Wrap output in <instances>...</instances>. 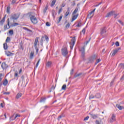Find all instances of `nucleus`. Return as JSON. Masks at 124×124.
Segmentation results:
<instances>
[{
    "label": "nucleus",
    "mask_w": 124,
    "mask_h": 124,
    "mask_svg": "<svg viewBox=\"0 0 124 124\" xmlns=\"http://www.w3.org/2000/svg\"><path fill=\"white\" fill-rule=\"evenodd\" d=\"M113 15H114V18L117 19V18H118L117 16H119V14H116L115 11H111L110 12L107 14V15L106 16V17L108 18L109 17H111V16H113Z\"/></svg>",
    "instance_id": "nucleus-1"
},
{
    "label": "nucleus",
    "mask_w": 124,
    "mask_h": 124,
    "mask_svg": "<svg viewBox=\"0 0 124 124\" xmlns=\"http://www.w3.org/2000/svg\"><path fill=\"white\" fill-rule=\"evenodd\" d=\"M62 54L63 57H66L68 54L67 51V48L66 47H63L62 49Z\"/></svg>",
    "instance_id": "nucleus-2"
},
{
    "label": "nucleus",
    "mask_w": 124,
    "mask_h": 124,
    "mask_svg": "<svg viewBox=\"0 0 124 124\" xmlns=\"http://www.w3.org/2000/svg\"><path fill=\"white\" fill-rule=\"evenodd\" d=\"M31 21L32 24H37V19L36 17L33 16H32L30 17Z\"/></svg>",
    "instance_id": "nucleus-3"
},
{
    "label": "nucleus",
    "mask_w": 124,
    "mask_h": 124,
    "mask_svg": "<svg viewBox=\"0 0 124 124\" xmlns=\"http://www.w3.org/2000/svg\"><path fill=\"white\" fill-rule=\"evenodd\" d=\"M75 42H76V38H75V37H74L71 40V43H70L71 49H73V46H74V45L75 44Z\"/></svg>",
    "instance_id": "nucleus-4"
},
{
    "label": "nucleus",
    "mask_w": 124,
    "mask_h": 124,
    "mask_svg": "<svg viewBox=\"0 0 124 124\" xmlns=\"http://www.w3.org/2000/svg\"><path fill=\"white\" fill-rule=\"evenodd\" d=\"M19 18V16L16 14L12 15L10 17V20H14L13 22H15V20H17Z\"/></svg>",
    "instance_id": "nucleus-5"
},
{
    "label": "nucleus",
    "mask_w": 124,
    "mask_h": 124,
    "mask_svg": "<svg viewBox=\"0 0 124 124\" xmlns=\"http://www.w3.org/2000/svg\"><path fill=\"white\" fill-rule=\"evenodd\" d=\"M86 46H83L79 48L80 52H81V55L82 57H85V48Z\"/></svg>",
    "instance_id": "nucleus-6"
},
{
    "label": "nucleus",
    "mask_w": 124,
    "mask_h": 124,
    "mask_svg": "<svg viewBox=\"0 0 124 124\" xmlns=\"http://www.w3.org/2000/svg\"><path fill=\"white\" fill-rule=\"evenodd\" d=\"M119 50H121V48L120 47L116 49H114L113 51L111 53V54H112L111 57L115 56V55H116V54H117L119 52Z\"/></svg>",
    "instance_id": "nucleus-7"
},
{
    "label": "nucleus",
    "mask_w": 124,
    "mask_h": 124,
    "mask_svg": "<svg viewBox=\"0 0 124 124\" xmlns=\"http://www.w3.org/2000/svg\"><path fill=\"white\" fill-rule=\"evenodd\" d=\"M7 20H8V22H7V25H4V31H6V30H8L9 29H10V26H9V18H8Z\"/></svg>",
    "instance_id": "nucleus-8"
},
{
    "label": "nucleus",
    "mask_w": 124,
    "mask_h": 124,
    "mask_svg": "<svg viewBox=\"0 0 124 124\" xmlns=\"http://www.w3.org/2000/svg\"><path fill=\"white\" fill-rule=\"evenodd\" d=\"M1 67L2 69H6V68L8 67V65L6 64V63H5V62H4L2 63Z\"/></svg>",
    "instance_id": "nucleus-9"
},
{
    "label": "nucleus",
    "mask_w": 124,
    "mask_h": 124,
    "mask_svg": "<svg viewBox=\"0 0 124 124\" xmlns=\"http://www.w3.org/2000/svg\"><path fill=\"white\" fill-rule=\"evenodd\" d=\"M97 58V57L95 55L92 56L89 59V62H93V61H95V60Z\"/></svg>",
    "instance_id": "nucleus-10"
},
{
    "label": "nucleus",
    "mask_w": 124,
    "mask_h": 124,
    "mask_svg": "<svg viewBox=\"0 0 124 124\" xmlns=\"http://www.w3.org/2000/svg\"><path fill=\"white\" fill-rule=\"evenodd\" d=\"M116 121V116L115 115L112 114L111 116V118L108 121L109 123H113V122H115Z\"/></svg>",
    "instance_id": "nucleus-11"
},
{
    "label": "nucleus",
    "mask_w": 124,
    "mask_h": 124,
    "mask_svg": "<svg viewBox=\"0 0 124 124\" xmlns=\"http://www.w3.org/2000/svg\"><path fill=\"white\" fill-rule=\"evenodd\" d=\"M67 11L65 14V15L64 16V18H66V17H67L68 16V15H69V13H70V8L68 7L67 9Z\"/></svg>",
    "instance_id": "nucleus-12"
},
{
    "label": "nucleus",
    "mask_w": 124,
    "mask_h": 124,
    "mask_svg": "<svg viewBox=\"0 0 124 124\" xmlns=\"http://www.w3.org/2000/svg\"><path fill=\"white\" fill-rule=\"evenodd\" d=\"M94 11H95V9H94L93 11H91L88 15L89 18H92L93 16V14L94 13Z\"/></svg>",
    "instance_id": "nucleus-13"
},
{
    "label": "nucleus",
    "mask_w": 124,
    "mask_h": 124,
    "mask_svg": "<svg viewBox=\"0 0 124 124\" xmlns=\"http://www.w3.org/2000/svg\"><path fill=\"white\" fill-rule=\"evenodd\" d=\"M78 16H79V14H77L76 15H73L71 22H73L74 21H75V20L77 19V17H78Z\"/></svg>",
    "instance_id": "nucleus-14"
},
{
    "label": "nucleus",
    "mask_w": 124,
    "mask_h": 124,
    "mask_svg": "<svg viewBox=\"0 0 124 124\" xmlns=\"http://www.w3.org/2000/svg\"><path fill=\"white\" fill-rule=\"evenodd\" d=\"M90 115L93 119H97L98 118V114H90Z\"/></svg>",
    "instance_id": "nucleus-15"
},
{
    "label": "nucleus",
    "mask_w": 124,
    "mask_h": 124,
    "mask_svg": "<svg viewBox=\"0 0 124 124\" xmlns=\"http://www.w3.org/2000/svg\"><path fill=\"white\" fill-rule=\"evenodd\" d=\"M4 22H5V16H4L3 18L0 20V26H2Z\"/></svg>",
    "instance_id": "nucleus-16"
},
{
    "label": "nucleus",
    "mask_w": 124,
    "mask_h": 124,
    "mask_svg": "<svg viewBox=\"0 0 124 124\" xmlns=\"http://www.w3.org/2000/svg\"><path fill=\"white\" fill-rule=\"evenodd\" d=\"M33 56H34V51H31V52L30 53V59L31 60H32V59H33Z\"/></svg>",
    "instance_id": "nucleus-17"
},
{
    "label": "nucleus",
    "mask_w": 124,
    "mask_h": 124,
    "mask_svg": "<svg viewBox=\"0 0 124 124\" xmlns=\"http://www.w3.org/2000/svg\"><path fill=\"white\" fill-rule=\"evenodd\" d=\"M6 56L8 57H10V56H13V53L10 52V51H6L5 52Z\"/></svg>",
    "instance_id": "nucleus-18"
},
{
    "label": "nucleus",
    "mask_w": 124,
    "mask_h": 124,
    "mask_svg": "<svg viewBox=\"0 0 124 124\" xmlns=\"http://www.w3.org/2000/svg\"><path fill=\"white\" fill-rule=\"evenodd\" d=\"M105 32H106V29L105 28H102L101 30V34H104Z\"/></svg>",
    "instance_id": "nucleus-19"
},
{
    "label": "nucleus",
    "mask_w": 124,
    "mask_h": 124,
    "mask_svg": "<svg viewBox=\"0 0 124 124\" xmlns=\"http://www.w3.org/2000/svg\"><path fill=\"white\" fill-rule=\"evenodd\" d=\"M7 84H8V81L7 80V79H4L3 81V85L4 86H7Z\"/></svg>",
    "instance_id": "nucleus-20"
},
{
    "label": "nucleus",
    "mask_w": 124,
    "mask_h": 124,
    "mask_svg": "<svg viewBox=\"0 0 124 124\" xmlns=\"http://www.w3.org/2000/svg\"><path fill=\"white\" fill-rule=\"evenodd\" d=\"M38 37H36L35 39V42L34 43V47H36L37 45V42H38Z\"/></svg>",
    "instance_id": "nucleus-21"
},
{
    "label": "nucleus",
    "mask_w": 124,
    "mask_h": 124,
    "mask_svg": "<svg viewBox=\"0 0 124 124\" xmlns=\"http://www.w3.org/2000/svg\"><path fill=\"white\" fill-rule=\"evenodd\" d=\"M51 65H52V62H46V66H47V67H51Z\"/></svg>",
    "instance_id": "nucleus-22"
},
{
    "label": "nucleus",
    "mask_w": 124,
    "mask_h": 124,
    "mask_svg": "<svg viewBox=\"0 0 124 124\" xmlns=\"http://www.w3.org/2000/svg\"><path fill=\"white\" fill-rule=\"evenodd\" d=\"M116 107H117L119 110H123V109H124V107L121 106L120 105H116Z\"/></svg>",
    "instance_id": "nucleus-23"
},
{
    "label": "nucleus",
    "mask_w": 124,
    "mask_h": 124,
    "mask_svg": "<svg viewBox=\"0 0 124 124\" xmlns=\"http://www.w3.org/2000/svg\"><path fill=\"white\" fill-rule=\"evenodd\" d=\"M21 96H22V93H18L16 96V98L17 99L20 98V97H21Z\"/></svg>",
    "instance_id": "nucleus-24"
},
{
    "label": "nucleus",
    "mask_w": 124,
    "mask_h": 124,
    "mask_svg": "<svg viewBox=\"0 0 124 124\" xmlns=\"http://www.w3.org/2000/svg\"><path fill=\"white\" fill-rule=\"evenodd\" d=\"M47 10H48V5H46L43 10L44 14H45V13H46V12L47 11Z\"/></svg>",
    "instance_id": "nucleus-25"
},
{
    "label": "nucleus",
    "mask_w": 124,
    "mask_h": 124,
    "mask_svg": "<svg viewBox=\"0 0 124 124\" xmlns=\"http://www.w3.org/2000/svg\"><path fill=\"white\" fill-rule=\"evenodd\" d=\"M78 12V8H76L73 12L72 15H75Z\"/></svg>",
    "instance_id": "nucleus-26"
},
{
    "label": "nucleus",
    "mask_w": 124,
    "mask_h": 124,
    "mask_svg": "<svg viewBox=\"0 0 124 124\" xmlns=\"http://www.w3.org/2000/svg\"><path fill=\"white\" fill-rule=\"evenodd\" d=\"M95 97L96 98H100L101 97V94H100L99 93H97L95 95Z\"/></svg>",
    "instance_id": "nucleus-27"
},
{
    "label": "nucleus",
    "mask_w": 124,
    "mask_h": 124,
    "mask_svg": "<svg viewBox=\"0 0 124 124\" xmlns=\"http://www.w3.org/2000/svg\"><path fill=\"white\" fill-rule=\"evenodd\" d=\"M57 0H53L52 2H51V7H53L54 6V5H55V4H56V1Z\"/></svg>",
    "instance_id": "nucleus-28"
},
{
    "label": "nucleus",
    "mask_w": 124,
    "mask_h": 124,
    "mask_svg": "<svg viewBox=\"0 0 124 124\" xmlns=\"http://www.w3.org/2000/svg\"><path fill=\"white\" fill-rule=\"evenodd\" d=\"M52 14L53 18H55L56 17V11L55 10H52Z\"/></svg>",
    "instance_id": "nucleus-29"
},
{
    "label": "nucleus",
    "mask_w": 124,
    "mask_h": 124,
    "mask_svg": "<svg viewBox=\"0 0 124 124\" xmlns=\"http://www.w3.org/2000/svg\"><path fill=\"white\" fill-rule=\"evenodd\" d=\"M3 48L4 50H7L8 46H7V44H6V43L3 44Z\"/></svg>",
    "instance_id": "nucleus-30"
},
{
    "label": "nucleus",
    "mask_w": 124,
    "mask_h": 124,
    "mask_svg": "<svg viewBox=\"0 0 124 124\" xmlns=\"http://www.w3.org/2000/svg\"><path fill=\"white\" fill-rule=\"evenodd\" d=\"M10 41H11L10 37H7L6 39V42L7 43H9V42H10Z\"/></svg>",
    "instance_id": "nucleus-31"
},
{
    "label": "nucleus",
    "mask_w": 124,
    "mask_h": 124,
    "mask_svg": "<svg viewBox=\"0 0 124 124\" xmlns=\"http://www.w3.org/2000/svg\"><path fill=\"white\" fill-rule=\"evenodd\" d=\"M66 89V85L64 84L62 87V90H63L64 91H65Z\"/></svg>",
    "instance_id": "nucleus-32"
},
{
    "label": "nucleus",
    "mask_w": 124,
    "mask_h": 124,
    "mask_svg": "<svg viewBox=\"0 0 124 124\" xmlns=\"http://www.w3.org/2000/svg\"><path fill=\"white\" fill-rule=\"evenodd\" d=\"M18 25H19V24L18 23H13L12 24V27H16V26H18Z\"/></svg>",
    "instance_id": "nucleus-33"
},
{
    "label": "nucleus",
    "mask_w": 124,
    "mask_h": 124,
    "mask_svg": "<svg viewBox=\"0 0 124 124\" xmlns=\"http://www.w3.org/2000/svg\"><path fill=\"white\" fill-rule=\"evenodd\" d=\"M62 16H63L62 15H61V16H60L58 20V23H60V22L62 21Z\"/></svg>",
    "instance_id": "nucleus-34"
},
{
    "label": "nucleus",
    "mask_w": 124,
    "mask_h": 124,
    "mask_svg": "<svg viewBox=\"0 0 124 124\" xmlns=\"http://www.w3.org/2000/svg\"><path fill=\"white\" fill-rule=\"evenodd\" d=\"M23 30H25V31H30L31 32V30H29V29H28L26 27H23Z\"/></svg>",
    "instance_id": "nucleus-35"
},
{
    "label": "nucleus",
    "mask_w": 124,
    "mask_h": 124,
    "mask_svg": "<svg viewBox=\"0 0 124 124\" xmlns=\"http://www.w3.org/2000/svg\"><path fill=\"white\" fill-rule=\"evenodd\" d=\"M45 100H46V98H42V99L40 100V102H45Z\"/></svg>",
    "instance_id": "nucleus-36"
},
{
    "label": "nucleus",
    "mask_w": 124,
    "mask_h": 124,
    "mask_svg": "<svg viewBox=\"0 0 124 124\" xmlns=\"http://www.w3.org/2000/svg\"><path fill=\"white\" fill-rule=\"evenodd\" d=\"M40 62V59H39L38 61V62H37L36 64V68H37L38 66V64H39V62Z\"/></svg>",
    "instance_id": "nucleus-37"
},
{
    "label": "nucleus",
    "mask_w": 124,
    "mask_h": 124,
    "mask_svg": "<svg viewBox=\"0 0 124 124\" xmlns=\"http://www.w3.org/2000/svg\"><path fill=\"white\" fill-rule=\"evenodd\" d=\"M9 33L11 35H13V30H10L9 31Z\"/></svg>",
    "instance_id": "nucleus-38"
},
{
    "label": "nucleus",
    "mask_w": 124,
    "mask_h": 124,
    "mask_svg": "<svg viewBox=\"0 0 124 124\" xmlns=\"http://www.w3.org/2000/svg\"><path fill=\"white\" fill-rule=\"evenodd\" d=\"M10 11V7L9 6L7 7V13H9Z\"/></svg>",
    "instance_id": "nucleus-39"
},
{
    "label": "nucleus",
    "mask_w": 124,
    "mask_h": 124,
    "mask_svg": "<svg viewBox=\"0 0 124 124\" xmlns=\"http://www.w3.org/2000/svg\"><path fill=\"white\" fill-rule=\"evenodd\" d=\"M100 61V59H97L96 61V62L95 63V64H97V63H98V62H99Z\"/></svg>",
    "instance_id": "nucleus-40"
},
{
    "label": "nucleus",
    "mask_w": 124,
    "mask_h": 124,
    "mask_svg": "<svg viewBox=\"0 0 124 124\" xmlns=\"http://www.w3.org/2000/svg\"><path fill=\"white\" fill-rule=\"evenodd\" d=\"M81 32H82V33H83V34H85V33H86V29H83L82 30V31H81Z\"/></svg>",
    "instance_id": "nucleus-41"
},
{
    "label": "nucleus",
    "mask_w": 124,
    "mask_h": 124,
    "mask_svg": "<svg viewBox=\"0 0 124 124\" xmlns=\"http://www.w3.org/2000/svg\"><path fill=\"white\" fill-rule=\"evenodd\" d=\"M69 27H70V23H68L66 25L65 28H69Z\"/></svg>",
    "instance_id": "nucleus-42"
},
{
    "label": "nucleus",
    "mask_w": 124,
    "mask_h": 124,
    "mask_svg": "<svg viewBox=\"0 0 124 124\" xmlns=\"http://www.w3.org/2000/svg\"><path fill=\"white\" fill-rule=\"evenodd\" d=\"M94 96L92 94L89 96V99H92L93 98H94Z\"/></svg>",
    "instance_id": "nucleus-43"
},
{
    "label": "nucleus",
    "mask_w": 124,
    "mask_h": 124,
    "mask_svg": "<svg viewBox=\"0 0 124 124\" xmlns=\"http://www.w3.org/2000/svg\"><path fill=\"white\" fill-rule=\"evenodd\" d=\"M15 77H18V72L16 71L14 75Z\"/></svg>",
    "instance_id": "nucleus-44"
},
{
    "label": "nucleus",
    "mask_w": 124,
    "mask_h": 124,
    "mask_svg": "<svg viewBox=\"0 0 124 124\" xmlns=\"http://www.w3.org/2000/svg\"><path fill=\"white\" fill-rule=\"evenodd\" d=\"M81 22H78V23L76 27H78V28H79V27H81Z\"/></svg>",
    "instance_id": "nucleus-45"
},
{
    "label": "nucleus",
    "mask_w": 124,
    "mask_h": 124,
    "mask_svg": "<svg viewBox=\"0 0 124 124\" xmlns=\"http://www.w3.org/2000/svg\"><path fill=\"white\" fill-rule=\"evenodd\" d=\"M115 45L116 46H117V47L120 46V43H119V42H116L115 43Z\"/></svg>",
    "instance_id": "nucleus-46"
},
{
    "label": "nucleus",
    "mask_w": 124,
    "mask_h": 124,
    "mask_svg": "<svg viewBox=\"0 0 124 124\" xmlns=\"http://www.w3.org/2000/svg\"><path fill=\"white\" fill-rule=\"evenodd\" d=\"M18 117H20V115H19V114H16V116H15V117L14 120H16V118H18Z\"/></svg>",
    "instance_id": "nucleus-47"
},
{
    "label": "nucleus",
    "mask_w": 124,
    "mask_h": 124,
    "mask_svg": "<svg viewBox=\"0 0 124 124\" xmlns=\"http://www.w3.org/2000/svg\"><path fill=\"white\" fill-rule=\"evenodd\" d=\"M45 38L46 41H48L49 40V38H48V36L46 35L45 36Z\"/></svg>",
    "instance_id": "nucleus-48"
},
{
    "label": "nucleus",
    "mask_w": 124,
    "mask_h": 124,
    "mask_svg": "<svg viewBox=\"0 0 124 124\" xmlns=\"http://www.w3.org/2000/svg\"><path fill=\"white\" fill-rule=\"evenodd\" d=\"M62 8H61L59 11L58 14H61V13L62 12Z\"/></svg>",
    "instance_id": "nucleus-49"
},
{
    "label": "nucleus",
    "mask_w": 124,
    "mask_h": 124,
    "mask_svg": "<svg viewBox=\"0 0 124 124\" xmlns=\"http://www.w3.org/2000/svg\"><path fill=\"white\" fill-rule=\"evenodd\" d=\"M46 25L47 27H50V23H49L48 22L46 23Z\"/></svg>",
    "instance_id": "nucleus-50"
},
{
    "label": "nucleus",
    "mask_w": 124,
    "mask_h": 124,
    "mask_svg": "<svg viewBox=\"0 0 124 124\" xmlns=\"http://www.w3.org/2000/svg\"><path fill=\"white\" fill-rule=\"evenodd\" d=\"M17 0H12V4H14V3H15V2H16Z\"/></svg>",
    "instance_id": "nucleus-51"
},
{
    "label": "nucleus",
    "mask_w": 124,
    "mask_h": 124,
    "mask_svg": "<svg viewBox=\"0 0 124 124\" xmlns=\"http://www.w3.org/2000/svg\"><path fill=\"white\" fill-rule=\"evenodd\" d=\"M120 66L121 68H123V69H124V64H121Z\"/></svg>",
    "instance_id": "nucleus-52"
},
{
    "label": "nucleus",
    "mask_w": 124,
    "mask_h": 124,
    "mask_svg": "<svg viewBox=\"0 0 124 124\" xmlns=\"http://www.w3.org/2000/svg\"><path fill=\"white\" fill-rule=\"evenodd\" d=\"M35 50H36V53L37 54L38 53V48H37V46H35Z\"/></svg>",
    "instance_id": "nucleus-53"
},
{
    "label": "nucleus",
    "mask_w": 124,
    "mask_h": 124,
    "mask_svg": "<svg viewBox=\"0 0 124 124\" xmlns=\"http://www.w3.org/2000/svg\"><path fill=\"white\" fill-rule=\"evenodd\" d=\"M84 120V121H88L89 120V116H87Z\"/></svg>",
    "instance_id": "nucleus-54"
},
{
    "label": "nucleus",
    "mask_w": 124,
    "mask_h": 124,
    "mask_svg": "<svg viewBox=\"0 0 124 124\" xmlns=\"http://www.w3.org/2000/svg\"><path fill=\"white\" fill-rule=\"evenodd\" d=\"M118 22H119V23H120V24H121V25H122V26H124V23H123V22H122V21H121V20H118Z\"/></svg>",
    "instance_id": "nucleus-55"
},
{
    "label": "nucleus",
    "mask_w": 124,
    "mask_h": 124,
    "mask_svg": "<svg viewBox=\"0 0 124 124\" xmlns=\"http://www.w3.org/2000/svg\"><path fill=\"white\" fill-rule=\"evenodd\" d=\"M10 94V93L9 92H4L3 93V94Z\"/></svg>",
    "instance_id": "nucleus-56"
},
{
    "label": "nucleus",
    "mask_w": 124,
    "mask_h": 124,
    "mask_svg": "<svg viewBox=\"0 0 124 124\" xmlns=\"http://www.w3.org/2000/svg\"><path fill=\"white\" fill-rule=\"evenodd\" d=\"M95 124H100V123H99V121H98V120H96Z\"/></svg>",
    "instance_id": "nucleus-57"
},
{
    "label": "nucleus",
    "mask_w": 124,
    "mask_h": 124,
    "mask_svg": "<svg viewBox=\"0 0 124 124\" xmlns=\"http://www.w3.org/2000/svg\"><path fill=\"white\" fill-rule=\"evenodd\" d=\"M4 117H5L4 120H6V119H7V117H6V113L4 114Z\"/></svg>",
    "instance_id": "nucleus-58"
},
{
    "label": "nucleus",
    "mask_w": 124,
    "mask_h": 124,
    "mask_svg": "<svg viewBox=\"0 0 124 124\" xmlns=\"http://www.w3.org/2000/svg\"><path fill=\"white\" fill-rule=\"evenodd\" d=\"M80 75H81V74H78L77 75H75V77H79V76H80Z\"/></svg>",
    "instance_id": "nucleus-59"
},
{
    "label": "nucleus",
    "mask_w": 124,
    "mask_h": 124,
    "mask_svg": "<svg viewBox=\"0 0 124 124\" xmlns=\"http://www.w3.org/2000/svg\"><path fill=\"white\" fill-rule=\"evenodd\" d=\"M0 106H1V107L2 108H3V107H4V106H3V103H1V104H0Z\"/></svg>",
    "instance_id": "nucleus-60"
},
{
    "label": "nucleus",
    "mask_w": 124,
    "mask_h": 124,
    "mask_svg": "<svg viewBox=\"0 0 124 124\" xmlns=\"http://www.w3.org/2000/svg\"><path fill=\"white\" fill-rule=\"evenodd\" d=\"M21 73H22V69H20L19 71V74H21Z\"/></svg>",
    "instance_id": "nucleus-61"
},
{
    "label": "nucleus",
    "mask_w": 124,
    "mask_h": 124,
    "mask_svg": "<svg viewBox=\"0 0 124 124\" xmlns=\"http://www.w3.org/2000/svg\"><path fill=\"white\" fill-rule=\"evenodd\" d=\"M58 120H60V119H62V116H60L59 117H58Z\"/></svg>",
    "instance_id": "nucleus-62"
},
{
    "label": "nucleus",
    "mask_w": 124,
    "mask_h": 124,
    "mask_svg": "<svg viewBox=\"0 0 124 124\" xmlns=\"http://www.w3.org/2000/svg\"><path fill=\"white\" fill-rule=\"evenodd\" d=\"M124 75H123V76L122 77L121 80H124Z\"/></svg>",
    "instance_id": "nucleus-63"
},
{
    "label": "nucleus",
    "mask_w": 124,
    "mask_h": 124,
    "mask_svg": "<svg viewBox=\"0 0 124 124\" xmlns=\"http://www.w3.org/2000/svg\"><path fill=\"white\" fill-rule=\"evenodd\" d=\"M51 89H52V90H55V87H54V86H53L52 87Z\"/></svg>",
    "instance_id": "nucleus-64"
}]
</instances>
